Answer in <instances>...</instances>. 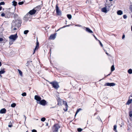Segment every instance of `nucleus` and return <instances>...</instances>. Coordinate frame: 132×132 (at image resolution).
Instances as JSON below:
<instances>
[{
    "label": "nucleus",
    "instance_id": "obj_1",
    "mask_svg": "<svg viewBox=\"0 0 132 132\" xmlns=\"http://www.w3.org/2000/svg\"><path fill=\"white\" fill-rule=\"evenodd\" d=\"M21 21L19 20H13L12 23V29L14 30H16L17 28H19L21 23Z\"/></svg>",
    "mask_w": 132,
    "mask_h": 132
},
{
    "label": "nucleus",
    "instance_id": "obj_2",
    "mask_svg": "<svg viewBox=\"0 0 132 132\" xmlns=\"http://www.w3.org/2000/svg\"><path fill=\"white\" fill-rule=\"evenodd\" d=\"M46 80L49 82L50 84H52L53 87L57 89L59 87V84L57 82L53 81L52 82H50L47 80Z\"/></svg>",
    "mask_w": 132,
    "mask_h": 132
},
{
    "label": "nucleus",
    "instance_id": "obj_3",
    "mask_svg": "<svg viewBox=\"0 0 132 132\" xmlns=\"http://www.w3.org/2000/svg\"><path fill=\"white\" fill-rule=\"evenodd\" d=\"M60 127L58 124H55L53 127V132H57L58 129Z\"/></svg>",
    "mask_w": 132,
    "mask_h": 132
},
{
    "label": "nucleus",
    "instance_id": "obj_4",
    "mask_svg": "<svg viewBox=\"0 0 132 132\" xmlns=\"http://www.w3.org/2000/svg\"><path fill=\"white\" fill-rule=\"evenodd\" d=\"M17 37L18 36L17 34L11 35L9 37V39L12 40V41H14Z\"/></svg>",
    "mask_w": 132,
    "mask_h": 132
},
{
    "label": "nucleus",
    "instance_id": "obj_5",
    "mask_svg": "<svg viewBox=\"0 0 132 132\" xmlns=\"http://www.w3.org/2000/svg\"><path fill=\"white\" fill-rule=\"evenodd\" d=\"M31 15L27 13L26 15L24 18H23V20L26 21H27L28 20L30 21L31 19Z\"/></svg>",
    "mask_w": 132,
    "mask_h": 132
},
{
    "label": "nucleus",
    "instance_id": "obj_6",
    "mask_svg": "<svg viewBox=\"0 0 132 132\" xmlns=\"http://www.w3.org/2000/svg\"><path fill=\"white\" fill-rule=\"evenodd\" d=\"M56 10L57 15L61 16L62 13L61 10L59 9V7L58 6L57 4L56 6Z\"/></svg>",
    "mask_w": 132,
    "mask_h": 132
},
{
    "label": "nucleus",
    "instance_id": "obj_7",
    "mask_svg": "<svg viewBox=\"0 0 132 132\" xmlns=\"http://www.w3.org/2000/svg\"><path fill=\"white\" fill-rule=\"evenodd\" d=\"M37 103L42 105L44 106L46 104V101L45 100H41L39 102H37Z\"/></svg>",
    "mask_w": 132,
    "mask_h": 132
},
{
    "label": "nucleus",
    "instance_id": "obj_8",
    "mask_svg": "<svg viewBox=\"0 0 132 132\" xmlns=\"http://www.w3.org/2000/svg\"><path fill=\"white\" fill-rule=\"evenodd\" d=\"M116 85L115 84L113 83H106L105 84V86H113Z\"/></svg>",
    "mask_w": 132,
    "mask_h": 132
},
{
    "label": "nucleus",
    "instance_id": "obj_9",
    "mask_svg": "<svg viewBox=\"0 0 132 132\" xmlns=\"http://www.w3.org/2000/svg\"><path fill=\"white\" fill-rule=\"evenodd\" d=\"M35 99L36 101L39 102L41 100V98L39 96L36 95L35 96Z\"/></svg>",
    "mask_w": 132,
    "mask_h": 132
},
{
    "label": "nucleus",
    "instance_id": "obj_10",
    "mask_svg": "<svg viewBox=\"0 0 132 132\" xmlns=\"http://www.w3.org/2000/svg\"><path fill=\"white\" fill-rule=\"evenodd\" d=\"M36 12V10L33 9L32 10L30 11L28 13L30 14L31 15L35 13Z\"/></svg>",
    "mask_w": 132,
    "mask_h": 132
},
{
    "label": "nucleus",
    "instance_id": "obj_11",
    "mask_svg": "<svg viewBox=\"0 0 132 132\" xmlns=\"http://www.w3.org/2000/svg\"><path fill=\"white\" fill-rule=\"evenodd\" d=\"M56 33L51 35L50 37V39L52 40L54 39L56 37Z\"/></svg>",
    "mask_w": 132,
    "mask_h": 132
},
{
    "label": "nucleus",
    "instance_id": "obj_12",
    "mask_svg": "<svg viewBox=\"0 0 132 132\" xmlns=\"http://www.w3.org/2000/svg\"><path fill=\"white\" fill-rule=\"evenodd\" d=\"M6 110L5 108L2 109L0 111V113L1 114L5 113L6 112Z\"/></svg>",
    "mask_w": 132,
    "mask_h": 132
},
{
    "label": "nucleus",
    "instance_id": "obj_13",
    "mask_svg": "<svg viewBox=\"0 0 132 132\" xmlns=\"http://www.w3.org/2000/svg\"><path fill=\"white\" fill-rule=\"evenodd\" d=\"M39 46V43L38 42V41L37 39V42H36V46L34 50V52L33 53V54H34V53H35V50L36 49H38V48Z\"/></svg>",
    "mask_w": 132,
    "mask_h": 132
},
{
    "label": "nucleus",
    "instance_id": "obj_14",
    "mask_svg": "<svg viewBox=\"0 0 132 132\" xmlns=\"http://www.w3.org/2000/svg\"><path fill=\"white\" fill-rule=\"evenodd\" d=\"M84 28H86V31L89 33H92L93 32V31L91 30L89 28L85 27H84Z\"/></svg>",
    "mask_w": 132,
    "mask_h": 132
},
{
    "label": "nucleus",
    "instance_id": "obj_15",
    "mask_svg": "<svg viewBox=\"0 0 132 132\" xmlns=\"http://www.w3.org/2000/svg\"><path fill=\"white\" fill-rule=\"evenodd\" d=\"M35 9L36 10V11H39L41 9V7L39 6H37L35 8Z\"/></svg>",
    "mask_w": 132,
    "mask_h": 132
},
{
    "label": "nucleus",
    "instance_id": "obj_16",
    "mask_svg": "<svg viewBox=\"0 0 132 132\" xmlns=\"http://www.w3.org/2000/svg\"><path fill=\"white\" fill-rule=\"evenodd\" d=\"M117 14L118 15H121L122 14V12L121 10H119L117 12Z\"/></svg>",
    "mask_w": 132,
    "mask_h": 132
},
{
    "label": "nucleus",
    "instance_id": "obj_17",
    "mask_svg": "<svg viewBox=\"0 0 132 132\" xmlns=\"http://www.w3.org/2000/svg\"><path fill=\"white\" fill-rule=\"evenodd\" d=\"M102 11L106 13L107 12V10L106 7H104L102 9Z\"/></svg>",
    "mask_w": 132,
    "mask_h": 132
},
{
    "label": "nucleus",
    "instance_id": "obj_18",
    "mask_svg": "<svg viewBox=\"0 0 132 132\" xmlns=\"http://www.w3.org/2000/svg\"><path fill=\"white\" fill-rule=\"evenodd\" d=\"M132 101V99L128 100V101L126 103V104L129 105L131 103Z\"/></svg>",
    "mask_w": 132,
    "mask_h": 132
},
{
    "label": "nucleus",
    "instance_id": "obj_19",
    "mask_svg": "<svg viewBox=\"0 0 132 132\" xmlns=\"http://www.w3.org/2000/svg\"><path fill=\"white\" fill-rule=\"evenodd\" d=\"M12 3H13V5L14 6H16L17 4V2L16 1H13L12 2Z\"/></svg>",
    "mask_w": 132,
    "mask_h": 132
},
{
    "label": "nucleus",
    "instance_id": "obj_20",
    "mask_svg": "<svg viewBox=\"0 0 132 132\" xmlns=\"http://www.w3.org/2000/svg\"><path fill=\"white\" fill-rule=\"evenodd\" d=\"M68 18L69 19H71L72 18V16L71 14H68L67 15Z\"/></svg>",
    "mask_w": 132,
    "mask_h": 132
},
{
    "label": "nucleus",
    "instance_id": "obj_21",
    "mask_svg": "<svg viewBox=\"0 0 132 132\" xmlns=\"http://www.w3.org/2000/svg\"><path fill=\"white\" fill-rule=\"evenodd\" d=\"M115 69L114 68V66L113 65H112L111 68V72L112 71H113Z\"/></svg>",
    "mask_w": 132,
    "mask_h": 132
},
{
    "label": "nucleus",
    "instance_id": "obj_22",
    "mask_svg": "<svg viewBox=\"0 0 132 132\" xmlns=\"http://www.w3.org/2000/svg\"><path fill=\"white\" fill-rule=\"evenodd\" d=\"M128 73L129 74H131L132 73V69H129L128 71Z\"/></svg>",
    "mask_w": 132,
    "mask_h": 132
},
{
    "label": "nucleus",
    "instance_id": "obj_23",
    "mask_svg": "<svg viewBox=\"0 0 132 132\" xmlns=\"http://www.w3.org/2000/svg\"><path fill=\"white\" fill-rule=\"evenodd\" d=\"M81 110V109H79L77 110L75 113V116H76V115L80 111V110Z\"/></svg>",
    "mask_w": 132,
    "mask_h": 132
},
{
    "label": "nucleus",
    "instance_id": "obj_24",
    "mask_svg": "<svg viewBox=\"0 0 132 132\" xmlns=\"http://www.w3.org/2000/svg\"><path fill=\"white\" fill-rule=\"evenodd\" d=\"M16 104L15 103H13L11 105V106L13 108H14L16 106Z\"/></svg>",
    "mask_w": 132,
    "mask_h": 132
},
{
    "label": "nucleus",
    "instance_id": "obj_25",
    "mask_svg": "<svg viewBox=\"0 0 132 132\" xmlns=\"http://www.w3.org/2000/svg\"><path fill=\"white\" fill-rule=\"evenodd\" d=\"M116 128H117V126L116 125H114V127H113V129H114V130L116 132H117Z\"/></svg>",
    "mask_w": 132,
    "mask_h": 132
},
{
    "label": "nucleus",
    "instance_id": "obj_26",
    "mask_svg": "<svg viewBox=\"0 0 132 132\" xmlns=\"http://www.w3.org/2000/svg\"><path fill=\"white\" fill-rule=\"evenodd\" d=\"M46 120L45 118L44 117L42 118L41 119V120L42 121H44Z\"/></svg>",
    "mask_w": 132,
    "mask_h": 132
},
{
    "label": "nucleus",
    "instance_id": "obj_27",
    "mask_svg": "<svg viewBox=\"0 0 132 132\" xmlns=\"http://www.w3.org/2000/svg\"><path fill=\"white\" fill-rule=\"evenodd\" d=\"M28 32L29 31L28 30H26L24 31V34L26 35L28 33Z\"/></svg>",
    "mask_w": 132,
    "mask_h": 132
},
{
    "label": "nucleus",
    "instance_id": "obj_28",
    "mask_svg": "<svg viewBox=\"0 0 132 132\" xmlns=\"http://www.w3.org/2000/svg\"><path fill=\"white\" fill-rule=\"evenodd\" d=\"M5 71L4 70H2L0 71V74H2L4 73Z\"/></svg>",
    "mask_w": 132,
    "mask_h": 132
},
{
    "label": "nucleus",
    "instance_id": "obj_29",
    "mask_svg": "<svg viewBox=\"0 0 132 132\" xmlns=\"http://www.w3.org/2000/svg\"><path fill=\"white\" fill-rule=\"evenodd\" d=\"M69 26V25H67V26H64L63 27H61V28H59V29H58L57 31H59L60 29H62V28H65V27H67V26Z\"/></svg>",
    "mask_w": 132,
    "mask_h": 132
},
{
    "label": "nucleus",
    "instance_id": "obj_30",
    "mask_svg": "<svg viewBox=\"0 0 132 132\" xmlns=\"http://www.w3.org/2000/svg\"><path fill=\"white\" fill-rule=\"evenodd\" d=\"M18 71L19 72V73L20 75L21 76L22 75V72L20 70L18 69Z\"/></svg>",
    "mask_w": 132,
    "mask_h": 132
},
{
    "label": "nucleus",
    "instance_id": "obj_31",
    "mask_svg": "<svg viewBox=\"0 0 132 132\" xmlns=\"http://www.w3.org/2000/svg\"><path fill=\"white\" fill-rule=\"evenodd\" d=\"M82 130V129L81 128H78L77 131L78 132H81Z\"/></svg>",
    "mask_w": 132,
    "mask_h": 132
},
{
    "label": "nucleus",
    "instance_id": "obj_32",
    "mask_svg": "<svg viewBox=\"0 0 132 132\" xmlns=\"http://www.w3.org/2000/svg\"><path fill=\"white\" fill-rule=\"evenodd\" d=\"M14 16H13V17H14L15 18H17V17L18 16V15L17 14H16V13H15V14H14Z\"/></svg>",
    "mask_w": 132,
    "mask_h": 132
},
{
    "label": "nucleus",
    "instance_id": "obj_33",
    "mask_svg": "<svg viewBox=\"0 0 132 132\" xmlns=\"http://www.w3.org/2000/svg\"><path fill=\"white\" fill-rule=\"evenodd\" d=\"M22 95L23 96H26V93L25 92H24L22 94Z\"/></svg>",
    "mask_w": 132,
    "mask_h": 132
},
{
    "label": "nucleus",
    "instance_id": "obj_34",
    "mask_svg": "<svg viewBox=\"0 0 132 132\" xmlns=\"http://www.w3.org/2000/svg\"><path fill=\"white\" fill-rule=\"evenodd\" d=\"M24 3V2L23 1L19 2L18 3V4L19 5H22Z\"/></svg>",
    "mask_w": 132,
    "mask_h": 132
},
{
    "label": "nucleus",
    "instance_id": "obj_35",
    "mask_svg": "<svg viewBox=\"0 0 132 132\" xmlns=\"http://www.w3.org/2000/svg\"><path fill=\"white\" fill-rule=\"evenodd\" d=\"M129 116L130 117H132V113L131 112V111L129 113Z\"/></svg>",
    "mask_w": 132,
    "mask_h": 132
},
{
    "label": "nucleus",
    "instance_id": "obj_36",
    "mask_svg": "<svg viewBox=\"0 0 132 132\" xmlns=\"http://www.w3.org/2000/svg\"><path fill=\"white\" fill-rule=\"evenodd\" d=\"M5 4V3L4 2H1L0 3V5H4Z\"/></svg>",
    "mask_w": 132,
    "mask_h": 132
},
{
    "label": "nucleus",
    "instance_id": "obj_37",
    "mask_svg": "<svg viewBox=\"0 0 132 132\" xmlns=\"http://www.w3.org/2000/svg\"><path fill=\"white\" fill-rule=\"evenodd\" d=\"M127 17V16L126 15H123V18L124 19H126Z\"/></svg>",
    "mask_w": 132,
    "mask_h": 132
},
{
    "label": "nucleus",
    "instance_id": "obj_38",
    "mask_svg": "<svg viewBox=\"0 0 132 132\" xmlns=\"http://www.w3.org/2000/svg\"><path fill=\"white\" fill-rule=\"evenodd\" d=\"M98 41H99V43H100V45L102 47H103V45L102 44V43L99 40H98Z\"/></svg>",
    "mask_w": 132,
    "mask_h": 132
},
{
    "label": "nucleus",
    "instance_id": "obj_39",
    "mask_svg": "<svg viewBox=\"0 0 132 132\" xmlns=\"http://www.w3.org/2000/svg\"><path fill=\"white\" fill-rule=\"evenodd\" d=\"M32 132H37V131L35 129H33L32 130Z\"/></svg>",
    "mask_w": 132,
    "mask_h": 132
},
{
    "label": "nucleus",
    "instance_id": "obj_40",
    "mask_svg": "<svg viewBox=\"0 0 132 132\" xmlns=\"http://www.w3.org/2000/svg\"><path fill=\"white\" fill-rule=\"evenodd\" d=\"M13 126L12 125V124H11V125H8V127H11Z\"/></svg>",
    "mask_w": 132,
    "mask_h": 132
},
{
    "label": "nucleus",
    "instance_id": "obj_41",
    "mask_svg": "<svg viewBox=\"0 0 132 132\" xmlns=\"http://www.w3.org/2000/svg\"><path fill=\"white\" fill-rule=\"evenodd\" d=\"M1 15L2 16H4L5 15V14L4 13H3L1 14Z\"/></svg>",
    "mask_w": 132,
    "mask_h": 132
},
{
    "label": "nucleus",
    "instance_id": "obj_42",
    "mask_svg": "<svg viewBox=\"0 0 132 132\" xmlns=\"http://www.w3.org/2000/svg\"><path fill=\"white\" fill-rule=\"evenodd\" d=\"M65 106L66 108H67L68 107V106L67 104V103H66L65 104Z\"/></svg>",
    "mask_w": 132,
    "mask_h": 132
},
{
    "label": "nucleus",
    "instance_id": "obj_43",
    "mask_svg": "<svg viewBox=\"0 0 132 132\" xmlns=\"http://www.w3.org/2000/svg\"><path fill=\"white\" fill-rule=\"evenodd\" d=\"M130 9L131 11L132 12V5H131L130 7Z\"/></svg>",
    "mask_w": 132,
    "mask_h": 132
},
{
    "label": "nucleus",
    "instance_id": "obj_44",
    "mask_svg": "<svg viewBox=\"0 0 132 132\" xmlns=\"http://www.w3.org/2000/svg\"><path fill=\"white\" fill-rule=\"evenodd\" d=\"M3 40V39L2 38H0V42L2 41Z\"/></svg>",
    "mask_w": 132,
    "mask_h": 132
},
{
    "label": "nucleus",
    "instance_id": "obj_45",
    "mask_svg": "<svg viewBox=\"0 0 132 132\" xmlns=\"http://www.w3.org/2000/svg\"><path fill=\"white\" fill-rule=\"evenodd\" d=\"M125 37V35H123L122 36V39H123Z\"/></svg>",
    "mask_w": 132,
    "mask_h": 132
},
{
    "label": "nucleus",
    "instance_id": "obj_46",
    "mask_svg": "<svg viewBox=\"0 0 132 132\" xmlns=\"http://www.w3.org/2000/svg\"><path fill=\"white\" fill-rule=\"evenodd\" d=\"M94 37H95V39L97 40H98V39H97V38L94 35Z\"/></svg>",
    "mask_w": 132,
    "mask_h": 132
},
{
    "label": "nucleus",
    "instance_id": "obj_47",
    "mask_svg": "<svg viewBox=\"0 0 132 132\" xmlns=\"http://www.w3.org/2000/svg\"><path fill=\"white\" fill-rule=\"evenodd\" d=\"M24 118H25V121L26 120V116L25 115L24 116Z\"/></svg>",
    "mask_w": 132,
    "mask_h": 132
},
{
    "label": "nucleus",
    "instance_id": "obj_48",
    "mask_svg": "<svg viewBox=\"0 0 132 132\" xmlns=\"http://www.w3.org/2000/svg\"><path fill=\"white\" fill-rule=\"evenodd\" d=\"M111 72L109 74H108V75H107L106 76H108L109 75H110V74L111 73Z\"/></svg>",
    "mask_w": 132,
    "mask_h": 132
},
{
    "label": "nucleus",
    "instance_id": "obj_49",
    "mask_svg": "<svg viewBox=\"0 0 132 132\" xmlns=\"http://www.w3.org/2000/svg\"><path fill=\"white\" fill-rule=\"evenodd\" d=\"M76 26H79V27H81V25H79V24L76 25Z\"/></svg>",
    "mask_w": 132,
    "mask_h": 132
},
{
    "label": "nucleus",
    "instance_id": "obj_50",
    "mask_svg": "<svg viewBox=\"0 0 132 132\" xmlns=\"http://www.w3.org/2000/svg\"><path fill=\"white\" fill-rule=\"evenodd\" d=\"M46 126H48V123H46Z\"/></svg>",
    "mask_w": 132,
    "mask_h": 132
},
{
    "label": "nucleus",
    "instance_id": "obj_51",
    "mask_svg": "<svg viewBox=\"0 0 132 132\" xmlns=\"http://www.w3.org/2000/svg\"><path fill=\"white\" fill-rule=\"evenodd\" d=\"M2 7L1 6H0V11L2 9Z\"/></svg>",
    "mask_w": 132,
    "mask_h": 132
},
{
    "label": "nucleus",
    "instance_id": "obj_52",
    "mask_svg": "<svg viewBox=\"0 0 132 132\" xmlns=\"http://www.w3.org/2000/svg\"><path fill=\"white\" fill-rule=\"evenodd\" d=\"M2 65V63L1 62H0V67H1Z\"/></svg>",
    "mask_w": 132,
    "mask_h": 132
},
{
    "label": "nucleus",
    "instance_id": "obj_53",
    "mask_svg": "<svg viewBox=\"0 0 132 132\" xmlns=\"http://www.w3.org/2000/svg\"><path fill=\"white\" fill-rule=\"evenodd\" d=\"M49 53H50V54L51 53V49H50V52H49Z\"/></svg>",
    "mask_w": 132,
    "mask_h": 132
},
{
    "label": "nucleus",
    "instance_id": "obj_54",
    "mask_svg": "<svg viewBox=\"0 0 132 132\" xmlns=\"http://www.w3.org/2000/svg\"><path fill=\"white\" fill-rule=\"evenodd\" d=\"M106 54H107V55H109V54L107 52H106Z\"/></svg>",
    "mask_w": 132,
    "mask_h": 132
},
{
    "label": "nucleus",
    "instance_id": "obj_55",
    "mask_svg": "<svg viewBox=\"0 0 132 132\" xmlns=\"http://www.w3.org/2000/svg\"><path fill=\"white\" fill-rule=\"evenodd\" d=\"M9 43L10 44H12V42H10Z\"/></svg>",
    "mask_w": 132,
    "mask_h": 132
},
{
    "label": "nucleus",
    "instance_id": "obj_56",
    "mask_svg": "<svg viewBox=\"0 0 132 132\" xmlns=\"http://www.w3.org/2000/svg\"><path fill=\"white\" fill-rule=\"evenodd\" d=\"M1 74H0V76L1 77H2V75H1Z\"/></svg>",
    "mask_w": 132,
    "mask_h": 132
},
{
    "label": "nucleus",
    "instance_id": "obj_57",
    "mask_svg": "<svg viewBox=\"0 0 132 132\" xmlns=\"http://www.w3.org/2000/svg\"><path fill=\"white\" fill-rule=\"evenodd\" d=\"M109 0L110 1H112L113 0Z\"/></svg>",
    "mask_w": 132,
    "mask_h": 132
},
{
    "label": "nucleus",
    "instance_id": "obj_58",
    "mask_svg": "<svg viewBox=\"0 0 132 132\" xmlns=\"http://www.w3.org/2000/svg\"><path fill=\"white\" fill-rule=\"evenodd\" d=\"M131 30L132 31V26L131 27Z\"/></svg>",
    "mask_w": 132,
    "mask_h": 132
},
{
    "label": "nucleus",
    "instance_id": "obj_59",
    "mask_svg": "<svg viewBox=\"0 0 132 132\" xmlns=\"http://www.w3.org/2000/svg\"><path fill=\"white\" fill-rule=\"evenodd\" d=\"M80 89H81V88H80V89H79V90H80Z\"/></svg>",
    "mask_w": 132,
    "mask_h": 132
},
{
    "label": "nucleus",
    "instance_id": "obj_60",
    "mask_svg": "<svg viewBox=\"0 0 132 132\" xmlns=\"http://www.w3.org/2000/svg\"><path fill=\"white\" fill-rule=\"evenodd\" d=\"M67 110V109L66 111Z\"/></svg>",
    "mask_w": 132,
    "mask_h": 132
},
{
    "label": "nucleus",
    "instance_id": "obj_61",
    "mask_svg": "<svg viewBox=\"0 0 132 132\" xmlns=\"http://www.w3.org/2000/svg\"><path fill=\"white\" fill-rule=\"evenodd\" d=\"M131 97H132V95L131 96Z\"/></svg>",
    "mask_w": 132,
    "mask_h": 132
},
{
    "label": "nucleus",
    "instance_id": "obj_62",
    "mask_svg": "<svg viewBox=\"0 0 132 132\" xmlns=\"http://www.w3.org/2000/svg\"><path fill=\"white\" fill-rule=\"evenodd\" d=\"M26 132H27V131H26Z\"/></svg>",
    "mask_w": 132,
    "mask_h": 132
}]
</instances>
